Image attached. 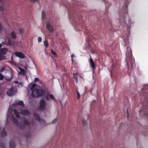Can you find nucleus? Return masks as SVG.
I'll return each mask as SVG.
<instances>
[{"label": "nucleus", "instance_id": "obj_11", "mask_svg": "<svg viewBox=\"0 0 148 148\" xmlns=\"http://www.w3.org/2000/svg\"><path fill=\"white\" fill-rule=\"evenodd\" d=\"M20 113L23 115H28L29 114V112L28 110L24 109L20 111Z\"/></svg>", "mask_w": 148, "mask_h": 148}, {"label": "nucleus", "instance_id": "obj_43", "mask_svg": "<svg viewBox=\"0 0 148 148\" xmlns=\"http://www.w3.org/2000/svg\"><path fill=\"white\" fill-rule=\"evenodd\" d=\"M71 60L73 62V63L74 62V60L73 59V58H71Z\"/></svg>", "mask_w": 148, "mask_h": 148}, {"label": "nucleus", "instance_id": "obj_29", "mask_svg": "<svg viewBox=\"0 0 148 148\" xmlns=\"http://www.w3.org/2000/svg\"><path fill=\"white\" fill-rule=\"evenodd\" d=\"M4 92L3 89L2 88H0V95H2Z\"/></svg>", "mask_w": 148, "mask_h": 148}, {"label": "nucleus", "instance_id": "obj_51", "mask_svg": "<svg viewBox=\"0 0 148 148\" xmlns=\"http://www.w3.org/2000/svg\"><path fill=\"white\" fill-rule=\"evenodd\" d=\"M147 103L148 104H147V106H148V102Z\"/></svg>", "mask_w": 148, "mask_h": 148}, {"label": "nucleus", "instance_id": "obj_26", "mask_svg": "<svg viewBox=\"0 0 148 148\" xmlns=\"http://www.w3.org/2000/svg\"><path fill=\"white\" fill-rule=\"evenodd\" d=\"M44 46L46 48H47L48 47V43L47 40H45L44 42Z\"/></svg>", "mask_w": 148, "mask_h": 148}, {"label": "nucleus", "instance_id": "obj_36", "mask_svg": "<svg viewBox=\"0 0 148 148\" xmlns=\"http://www.w3.org/2000/svg\"><path fill=\"white\" fill-rule=\"evenodd\" d=\"M38 0H30V1L31 2H35L37 1Z\"/></svg>", "mask_w": 148, "mask_h": 148}, {"label": "nucleus", "instance_id": "obj_6", "mask_svg": "<svg viewBox=\"0 0 148 148\" xmlns=\"http://www.w3.org/2000/svg\"><path fill=\"white\" fill-rule=\"evenodd\" d=\"M46 105V102L44 100L42 99L40 100V108L41 110H45V108Z\"/></svg>", "mask_w": 148, "mask_h": 148}, {"label": "nucleus", "instance_id": "obj_31", "mask_svg": "<svg viewBox=\"0 0 148 148\" xmlns=\"http://www.w3.org/2000/svg\"><path fill=\"white\" fill-rule=\"evenodd\" d=\"M4 78L3 76L0 73V80L3 79Z\"/></svg>", "mask_w": 148, "mask_h": 148}, {"label": "nucleus", "instance_id": "obj_50", "mask_svg": "<svg viewBox=\"0 0 148 148\" xmlns=\"http://www.w3.org/2000/svg\"><path fill=\"white\" fill-rule=\"evenodd\" d=\"M20 32H21V33H22V32H21V30H20Z\"/></svg>", "mask_w": 148, "mask_h": 148}, {"label": "nucleus", "instance_id": "obj_22", "mask_svg": "<svg viewBox=\"0 0 148 148\" xmlns=\"http://www.w3.org/2000/svg\"><path fill=\"white\" fill-rule=\"evenodd\" d=\"M15 145L14 142H11L10 143V148H14L15 147Z\"/></svg>", "mask_w": 148, "mask_h": 148}, {"label": "nucleus", "instance_id": "obj_54", "mask_svg": "<svg viewBox=\"0 0 148 148\" xmlns=\"http://www.w3.org/2000/svg\"><path fill=\"white\" fill-rule=\"evenodd\" d=\"M1 128H0V130H1Z\"/></svg>", "mask_w": 148, "mask_h": 148}, {"label": "nucleus", "instance_id": "obj_1", "mask_svg": "<svg viewBox=\"0 0 148 148\" xmlns=\"http://www.w3.org/2000/svg\"><path fill=\"white\" fill-rule=\"evenodd\" d=\"M45 94V92L43 90L36 88L35 89V91L32 92L31 95L32 97L36 98L41 97Z\"/></svg>", "mask_w": 148, "mask_h": 148}, {"label": "nucleus", "instance_id": "obj_9", "mask_svg": "<svg viewBox=\"0 0 148 148\" xmlns=\"http://www.w3.org/2000/svg\"><path fill=\"white\" fill-rule=\"evenodd\" d=\"M14 54L16 56L20 58H25V55L21 52L16 51L15 53Z\"/></svg>", "mask_w": 148, "mask_h": 148}, {"label": "nucleus", "instance_id": "obj_30", "mask_svg": "<svg viewBox=\"0 0 148 148\" xmlns=\"http://www.w3.org/2000/svg\"><path fill=\"white\" fill-rule=\"evenodd\" d=\"M6 70V68L5 67H3L0 70V72H3V71Z\"/></svg>", "mask_w": 148, "mask_h": 148}, {"label": "nucleus", "instance_id": "obj_53", "mask_svg": "<svg viewBox=\"0 0 148 148\" xmlns=\"http://www.w3.org/2000/svg\"><path fill=\"white\" fill-rule=\"evenodd\" d=\"M114 64H112V66H113Z\"/></svg>", "mask_w": 148, "mask_h": 148}, {"label": "nucleus", "instance_id": "obj_49", "mask_svg": "<svg viewBox=\"0 0 148 148\" xmlns=\"http://www.w3.org/2000/svg\"><path fill=\"white\" fill-rule=\"evenodd\" d=\"M145 114H146V115H147V114H148V113H146Z\"/></svg>", "mask_w": 148, "mask_h": 148}, {"label": "nucleus", "instance_id": "obj_13", "mask_svg": "<svg viewBox=\"0 0 148 148\" xmlns=\"http://www.w3.org/2000/svg\"><path fill=\"white\" fill-rule=\"evenodd\" d=\"M10 46L13 48H15L18 45V43L16 42L12 41L10 39Z\"/></svg>", "mask_w": 148, "mask_h": 148}, {"label": "nucleus", "instance_id": "obj_7", "mask_svg": "<svg viewBox=\"0 0 148 148\" xmlns=\"http://www.w3.org/2000/svg\"><path fill=\"white\" fill-rule=\"evenodd\" d=\"M46 99L47 100L49 101L51 99H52L54 101H56V100L53 95L47 93L46 95Z\"/></svg>", "mask_w": 148, "mask_h": 148}, {"label": "nucleus", "instance_id": "obj_21", "mask_svg": "<svg viewBox=\"0 0 148 148\" xmlns=\"http://www.w3.org/2000/svg\"><path fill=\"white\" fill-rule=\"evenodd\" d=\"M11 36L12 38L13 39H15L16 37V34L13 32H12L11 33Z\"/></svg>", "mask_w": 148, "mask_h": 148}, {"label": "nucleus", "instance_id": "obj_17", "mask_svg": "<svg viewBox=\"0 0 148 148\" xmlns=\"http://www.w3.org/2000/svg\"><path fill=\"white\" fill-rule=\"evenodd\" d=\"M73 77L75 79V82L77 83L78 82V78L77 75H78V73L75 72L73 73Z\"/></svg>", "mask_w": 148, "mask_h": 148}, {"label": "nucleus", "instance_id": "obj_34", "mask_svg": "<svg viewBox=\"0 0 148 148\" xmlns=\"http://www.w3.org/2000/svg\"><path fill=\"white\" fill-rule=\"evenodd\" d=\"M77 98L78 99L80 98V95L78 92H77Z\"/></svg>", "mask_w": 148, "mask_h": 148}, {"label": "nucleus", "instance_id": "obj_14", "mask_svg": "<svg viewBox=\"0 0 148 148\" xmlns=\"http://www.w3.org/2000/svg\"><path fill=\"white\" fill-rule=\"evenodd\" d=\"M142 92L148 93V84L145 85L142 90Z\"/></svg>", "mask_w": 148, "mask_h": 148}, {"label": "nucleus", "instance_id": "obj_4", "mask_svg": "<svg viewBox=\"0 0 148 148\" xmlns=\"http://www.w3.org/2000/svg\"><path fill=\"white\" fill-rule=\"evenodd\" d=\"M34 115L35 119L39 121L41 124L44 125H45V121L42 119H40L39 115L38 114L34 113Z\"/></svg>", "mask_w": 148, "mask_h": 148}, {"label": "nucleus", "instance_id": "obj_45", "mask_svg": "<svg viewBox=\"0 0 148 148\" xmlns=\"http://www.w3.org/2000/svg\"><path fill=\"white\" fill-rule=\"evenodd\" d=\"M80 77H81V78L82 79H83L84 81V79L82 78V76H80Z\"/></svg>", "mask_w": 148, "mask_h": 148}, {"label": "nucleus", "instance_id": "obj_40", "mask_svg": "<svg viewBox=\"0 0 148 148\" xmlns=\"http://www.w3.org/2000/svg\"><path fill=\"white\" fill-rule=\"evenodd\" d=\"M3 10V8L2 6H0V11H2Z\"/></svg>", "mask_w": 148, "mask_h": 148}, {"label": "nucleus", "instance_id": "obj_25", "mask_svg": "<svg viewBox=\"0 0 148 148\" xmlns=\"http://www.w3.org/2000/svg\"><path fill=\"white\" fill-rule=\"evenodd\" d=\"M45 12L43 11L42 12V18L43 19L45 18Z\"/></svg>", "mask_w": 148, "mask_h": 148}, {"label": "nucleus", "instance_id": "obj_23", "mask_svg": "<svg viewBox=\"0 0 148 148\" xmlns=\"http://www.w3.org/2000/svg\"><path fill=\"white\" fill-rule=\"evenodd\" d=\"M18 69L21 71L20 74L21 75H24L25 73L24 70L21 67H19Z\"/></svg>", "mask_w": 148, "mask_h": 148}, {"label": "nucleus", "instance_id": "obj_41", "mask_svg": "<svg viewBox=\"0 0 148 148\" xmlns=\"http://www.w3.org/2000/svg\"><path fill=\"white\" fill-rule=\"evenodd\" d=\"M75 56V55L74 54H73L71 55V58H73V57H74Z\"/></svg>", "mask_w": 148, "mask_h": 148}, {"label": "nucleus", "instance_id": "obj_39", "mask_svg": "<svg viewBox=\"0 0 148 148\" xmlns=\"http://www.w3.org/2000/svg\"><path fill=\"white\" fill-rule=\"evenodd\" d=\"M9 116L8 115V112L7 114V115H6V120H7V121H8V119Z\"/></svg>", "mask_w": 148, "mask_h": 148}, {"label": "nucleus", "instance_id": "obj_10", "mask_svg": "<svg viewBox=\"0 0 148 148\" xmlns=\"http://www.w3.org/2000/svg\"><path fill=\"white\" fill-rule=\"evenodd\" d=\"M90 59L89 60V62L90 65L91 67L93 69H95V65L93 62V60L92 59L91 57V55H90Z\"/></svg>", "mask_w": 148, "mask_h": 148}, {"label": "nucleus", "instance_id": "obj_37", "mask_svg": "<svg viewBox=\"0 0 148 148\" xmlns=\"http://www.w3.org/2000/svg\"><path fill=\"white\" fill-rule=\"evenodd\" d=\"M39 80V79L37 78H35L34 79V81L35 82H37Z\"/></svg>", "mask_w": 148, "mask_h": 148}, {"label": "nucleus", "instance_id": "obj_15", "mask_svg": "<svg viewBox=\"0 0 148 148\" xmlns=\"http://www.w3.org/2000/svg\"><path fill=\"white\" fill-rule=\"evenodd\" d=\"M2 44L3 45H6L10 46V39L8 38L7 42H6V41H3L2 42Z\"/></svg>", "mask_w": 148, "mask_h": 148}, {"label": "nucleus", "instance_id": "obj_46", "mask_svg": "<svg viewBox=\"0 0 148 148\" xmlns=\"http://www.w3.org/2000/svg\"><path fill=\"white\" fill-rule=\"evenodd\" d=\"M24 68L25 69H27V67H26V66H24Z\"/></svg>", "mask_w": 148, "mask_h": 148}, {"label": "nucleus", "instance_id": "obj_35", "mask_svg": "<svg viewBox=\"0 0 148 148\" xmlns=\"http://www.w3.org/2000/svg\"><path fill=\"white\" fill-rule=\"evenodd\" d=\"M38 41L39 42H40L42 41V38L40 37H39L38 38Z\"/></svg>", "mask_w": 148, "mask_h": 148}, {"label": "nucleus", "instance_id": "obj_12", "mask_svg": "<svg viewBox=\"0 0 148 148\" xmlns=\"http://www.w3.org/2000/svg\"><path fill=\"white\" fill-rule=\"evenodd\" d=\"M8 49L6 48H3L0 49V55H5Z\"/></svg>", "mask_w": 148, "mask_h": 148}, {"label": "nucleus", "instance_id": "obj_27", "mask_svg": "<svg viewBox=\"0 0 148 148\" xmlns=\"http://www.w3.org/2000/svg\"><path fill=\"white\" fill-rule=\"evenodd\" d=\"M51 52L52 53L55 57H56L57 56V55L56 53L52 49L51 50Z\"/></svg>", "mask_w": 148, "mask_h": 148}, {"label": "nucleus", "instance_id": "obj_3", "mask_svg": "<svg viewBox=\"0 0 148 148\" xmlns=\"http://www.w3.org/2000/svg\"><path fill=\"white\" fill-rule=\"evenodd\" d=\"M127 52H126V60H127V59L129 58V59L131 58L132 61V64H133V59L132 58V51L130 47H127Z\"/></svg>", "mask_w": 148, "mask_h": 148}, {"label": "nucleus", "instance_id": "obj_38", "mask_svg": "<svg viewBox=\"0 0 148 148\" xmlns=\"http://www.w3.org/2000/svg\"><path fill=\"white\" fill-rule=\"evenodd\" d=\"M0 148H5V147L4 146V145H1L0 146Z\"/></svg>", "mask_w": 148, "mask_h": 148}, {"label": "nucleus", "instance_id": "obj_48", "mask_svg": "<svg viewBox=\"0 0 148 148\" xmlns=\"http://www.w3.org/2000/svg\"><path fill=\"white\" fill-rule=\"evenodd\" d=\"M11 58L12 59L13 57L12 56L11 57Z\"/></svg>", "mask_w": 148, "mask_h": 148}, {"label": "nucleus", "instance_id": "obj_5", "mask_svg": "<svg viewBox=\"0 0 148 148\" xmlns=\"http://www.w3.org/2000/svg\"><path fill=\"white\" fill-rule=\"evenodd\" d=\"M32 123V125L33 124L34 122L33 121L31 122H29L28 119H24L23 123V125H20L19 126L21 127H25L26 126H29L30 123Z\"/></svg>", "mask_w": 148, "mask_h": 148}, {"label": "nucleus", "instance_id": "obj_20", "mask_svg": "<svg viewBox=\"0 0 148 148\" xmlns=\"http://www.w3.org/2000/svg\"><path fill=\"white\" fill-rule=\"evenodd\" d=\"M1 135L3 137L7 135V133L5 131V129L3 128L1 132Z\"/></svg>", "mask_w": 148, "mask_h": 148}, {"label": "nucleus", "instance_id": "obj_16", "mask_svg": "<svg viewBox=\"0 0 148 148\" xmlns=\"http://www.w3.org/2000/svg\"><path fill=\"white\" fill-rule=\"evenodd\" d=\"M15 104L17 105H20L23 107L24 104L22 101H17L16 102Z\"/></svg>", "mask_w": 148, "mask_h": 148}, {"label": "nucleus", "instance_id": "obj_32", "mask_svg": "<svg viewBox=\"0 0 148 148\" xmlns=\"http://www.w3.org/2000/svg\"><path fill=\"white\" fill-rule=\"evenodd\" d=\"M3 28V26L0 23V33H1V31H2Z\"/></svg>", "mask_w": 148, "mask_h": 148}, {"label": "nucleus", "instance_id": "obj_24", "mask_svg": "<svg viewBox=\"0 0 148 148\" xmlns=\"http://www.w3.org/2000/svg\"><path fill=\"white\" fill-rule=\"evenodd\" d=\"M36 86V84H33L32 85L31 87V90L32 91V92L33 91H35V89H34L35 87Z\"/></svg>", "mask_w": 148, "mask_h": 148}, {"label": "nucleus", "instance_id": "obj_8", "mask_svg": "<svg viewBox=\"0 0 148 148\" xmlns=\"http://www.w3.org/2000/svg\"><path fill=\"white\" fill-rule=\"evenodd\" d=\"M46 27L47 29L49 32L53 33L54 32V29L53 27L51 25L50 23H47L46 25Z\"/></svg>", "mask_w": 148, "mask_h": 148}, {"label": "nucleus", "instance_id": "obj_47", "mask_svg": "<svg viewBox=\"0 0 148 148\" xmlns=\"http://www.w3.org/2000/svg\"><path fill=\"white\" fill-rule=\"evenodd\" d=\"M127 65H128V62H127Z\"/></svg>", "mask_w": 148, "mask_h": 148}, {"label": "nucleus", "instance_id": "obj_19", "mask_svg": "<svg viewBox=\"0 0 148 148\" xmlns=\"http://www.w3.org/2000/svg\"><path fill=\"white\" fill-rule=\"evenodd\" d=\"M14 112L16 117L17 118H19L20 117V115L18 112V111L16 109H14Z\"/></svg>", "mask_w": 148, "mask_h": 148}, {"label": "nucleus", "instance_id": "obj_33", "mask_svg": "<svg viewBox=\"0 0 148 148\" xmlns=\"http://www.w3.org/2000/svg\"><path fill=\"white\" fill-rule=\"evenodd\" d=\"M57 121V119H54L52 121V123L53 124L55 123Z\"/></svg>", "mask_w": 148, "mask_h": 148}, {"label": "nucleus", "instance_id": "obj_42", "mask_svg": "<svg viewBox=\"0 0 148 148\" xmlns=\"http://www.w3.org/2000/svg\"><path fill=\"white\" fill-rule=\"evenodd\" d=\"M14 83H15L16 84H18V82L17 81H14Z\"/></svg>", "mask_w": 148, "mask_h": 148}, {"label": "nucleus", "instance_id": "obj_2", "mask_svg": "<svg viewBox=\"0 0 148 148\" xmlns=\"http://www.w3.org/2000/svg\"><path fill=\"white\" fill-rule=\"evenodd\" d=\"M17 93V89L15 87H12L8 90L7 92V94L8 96H12Z\"/></svg>", "mask_w": 148, "mask_h": 148}, {"label": "nucleus", "instance_id": "obj_18", "mask_svg": "<svg viewBox=\"0 0 148 148\" xmlns=\"http://www.w3.org/2000/svg\"><path fill=\"white\" fill-rule=\"evenodd\" d=\"M11 119L12 122H13L14 123L16 124L17 125H18V124L17 123V119H15L14 117L13 116H11Z\"/></svg>", "mask_w": 148, "mask_h": 148}, {"label": "nucleus", "instance_id": "obj_28", "mask_svg": "<svg viewBox=\"0 0 148 148\" xmlns=\"http://www.w3.org/2000/svg\"><path fill=\"white\" fill-rule=\"evenodd\" d=\"M5 59V56L3 55H0V61Z\"/></svg>", "mask_w": 148, "mask_h": 148}, {"label": "nucleus", "instance_id": "obj_52", "mask_svg": "<svg viewBox=\"0 0 148 148\" xmlns=\"http://www.w3.org/2000/svg\"><path fill=\"white\" fill-rule=\"evenodd\" d=\"M125 43H126V41H125Z\"/></svg>", "mask_w": 148, "mask_h": 148}, {"label": "nucleus", "instance_id": "obj_44", "mask_svg": "<svg viewBox=\"0 0 148 148\" xmlns=\"http://www.w3.org/2000/svg\"><path fill=\"white\" fill-rule=\"evenodd\" d=\"M2 46V44H0V48Z\"/></svg>", "mask_w": 148, "mask_h": 148}]
</instances>
